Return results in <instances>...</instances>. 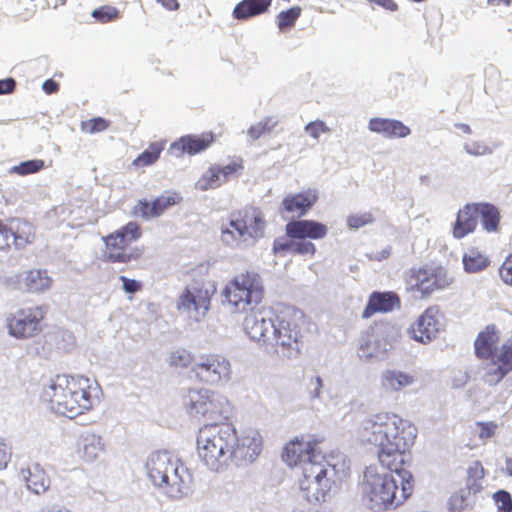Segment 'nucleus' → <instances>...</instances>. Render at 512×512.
Here are the masks:
<instances>
[{
	"instance_id": "f257e3e1",
	"label": "nucleus",
	"mask_w": 512,
	"mask_h": 512,
	"mask_svg": "<svg viewBox=\"0 0 512 512\" xmlns=\"http://www.w3.org/2000/svg\"><path fill=\"white\" fill-rule=\"evenodd\" d=\"M354 433L362 445L377 448L379 462L389 470L365 469L360 483L362 506L372 512L395 509L413 492V476L404 465L410 461L417 428L395 413L381 411L359 420Z\"/></svg>"
},
{
	"instance_id": "f03ea898",
	"label": "nucleus",
	"mask_w": 512,
	"mask_h": 512,
	"mask_svg": "<svg viewBox=\"0 0 512 512\" xmlns=\"http://www.w3.org/2000/svg\"><path fill=\"white\" fill-rule=\"evenodd\" d=\"M222 303L231 313H246L243 330L252 340L269 344L277 312L255 307L264 295L261 276L254 271L235 275L226 283L222 292Z\"/></svg>"
},
{
	"instance_id": "7ed1b4c3",
	"label": "nucleus",
	"mask_w": 512,
	"mask_h": 512,
	"mask_svg": "<svg viewBox=\"0 0 512 512\" xmlns=\"http://www.w3.org/2000/svg\"><path fill=\"white\" fill-rule=\"evenodd\" d=\"M100 394L95 380L82 375H57L43 387L41 398L52 412L72 419L92 410Z\"/></svg>"
},
{
	"instance_id": "20e7f679",
	"label": "nucleus",
	"mask_w": 512,
	"mask_h": 512,
	"mask_svg": "<svg viewBox=\"0 0 512 512\" xmlns=\"http://www.w3.org/2000/svg\"><path fill=\"white\" fill-rule=\"evenodd\" d=\"M146 473L151 483L167 498L180 500L192 493V475L171 453H152L146 461Z\"/></svg>"
},
{
	"instance_id": "39448f33",
	"label": "nucleus",
	"mask_w": 512,
	"mask_h": 512,
	"mask_svg": "<svg viewBox=\"0 0 512 512\" xmlns=\"http://www.w3.org/2000/svg\"><path fill=\"white\" fill-rule=\"evenodd\" d=\"M237 443L236 429L230 423L202 427L197 435L199 459L210 470L219 472L232 462V448Z\"/></svg>"
},
{
	"instance_id": "423d86ee",
	"label": "nucleus",
	"mask_w": 512,
	"mask_h": 512,
	"mask_svg": "<svg viewBox=\"0 0 512 512\" xmlns=\"http://www.w3.org/2000/svg\"><path fill=\"white\" fill-rule=\"evenodd\" d=\"M500 336L494 326H487L475 340L476 354L489 359L484 367L483 379L489 385L498 384L512 371V347L509 342L497 348Z\"/></svg>"
},
{
	"instance_id": "0eeeda50",
	"label": "nucleus",
	"mask_w": 512,
	"mask_h": 512,
	"mask_svg": "<svg viewBox=\"0 0 512 512\" xmlns=\"http://www.w3.org/2000/svg\"><path fill=\"white\" fill-rule=\"evenodd\" d=\"M336 470L325 457L313 464H306L298 477L302 497L309 503L328 501L336 492Z\"/></svg>"
},
{
	"instance_id": "6e6552de",
	"label": "nucleus",
	"mask_w": 512,
	"mask_h": 512,
	"mask_svg": "<svg viewBox=\"0 0 512 512\" xmlns=\"http://www.w3.org/2000/svg\"><path fill=\"white\" fill-rule=\"evenodd\" d=\"M305 316L293 307H283L277 312L270 343L287 357H294L300 351V339Z\"/></svg>"
},
{
	"instance_id": "1a4fd4ad",
	"label": "nucleus",
	"mask_w": 512,
	"mask_h": 512,
	"mask_svg": "<svg viewBox=\"0 0 512 512\" xmlns=\"http://www.w3.org/2000/svg\"><path fill=\"white\" fill-rule=\"evenodd\" d=\"M400 336L399 329L390 323H380L363 332L357 343V355L366 363L387 358Z\"/></svg>"
},
{
	"instance_id": "9d476101",
	"label": "nucleus",
	"mask_w": 512,
	"mask_h": 512,
	"mask_svg": "<svg viewBox=\"0 0 512 512\" xmlns=\"http://www.w3.org/2000/svg\"><path fill=\"white\" fill-rule=\"evenodd\" d=\"M192 372L200 381L210 386H224L232 379V367L229 359L217 353H205L197 356Z\"/></svg>"
},
{
	"instance_id": "9b49d317",
	"label": "nucleus",
	"mask_w": 512,
	"mask_h": 512,
	"mask_svg": "<svg viewBox=\"0 0 512 512\" xmlns=\"http://www.w3.org/2000/svg\"><path fill=\"white\" fill-rule=\"evenodd\" d=\"M46 309L43 306L19 308L7 315L5 327L10 337L17 340L31 339L42 331L41 321Z\"/></svg>"
},
{
	"instance_id": "f8f14e48",
	"label": "nucleus",
	"mask_w": 512,
	"mask_h": 512,
	"mask_svg": "<svg viewBox=\"0 0 512 512\" xmlns=\"http://www.w3.org/2000/svg\"><path fill=\"white\" fill-rule=\"evenodd\" d=\"M320 441L313 435L301 434L290 439L284 446L282 460L289 467H299L321 460L324 455L319 449Z\"/></svg>"
},
{
	"instance_id": "ddd939ff",
	"label": "nucleus",
	"mask_w": 512,
	"mask_h": 512,
	"mask_svg": "<svg viewBox=\"0 0 512 512\" xmlns=\"http://www.w3.org/2000/svg\"><path fill=\"white\" fill-rule=\"evenodd\" d=\"M212 291L204 284L194 283L186 287L177 301V309L189 321L201 322L211 304Z\"/></svg>"
},
{
	"instance_id": "4468645a",
	"label": "nucleus",
	"mask_w": 512,
	"mask_h": 512,
	"mask_svg": "<svg viewBox=\"0 0 512 512\" xmlns=\"http://www.w3.org/2000/svg\"><path fill=\"white\" fill-rule=\"evenodd\" d=\"M452 282L443 268H423L412 270L408 278V289L419 292L422 297L429 296L436 290L447 288Z\"/></svg>"
},
{
	"instance_id": "2eb2a0df",
	"label": "nucleus",
	"mask_w": 512,
	"mask_h": 512,
	"mask_svg": "<svg viewBox=\"0 0 512 512\" xmlns=\"http://www.w3.org/2000/svg\"><path fill=\"white\" fill-rule=\"evenodd\" d=\"M444 330L443 317L435 306L428 307L407 329L409 337L421 344H429Z\"/></svg>"
},
{
	"instance_id": "dca6fc26",
	"label": "nucleus",
	"mask_w": 512,
	"mask_h": 512,
	"mask_svg": "<svg viewBox=\"0 0 512 512\" xmlns=\"http://www.w3.org/2000/svg\"><path fill=\"white\" fill-rule=\"evenodd\" d=\"M263 446L261 434L255 429H246L232 448V462H253L260 455Z\"/></svg>"
},
{
	"instance_id": "f3484780",
	"label": "nucleus",
	"mask_w": 512,
	"mask_h": 512,
	"mask_svg": "<svg viewBox=\"0 0 512 512\" xmlns=\"http://www.w3.org/2000/svg\"><path fill=\"white\" fill-rule=\"evenodd\" d=\"M17 482L25 489L35 495L45 493L51 484L50 477L46 470L38 463H31L18 469L16 474Z\"/></svg>"
},
{
	"instance_id": "a211bd4d",
	"label": "nucleus",
	"mask_w": 512,
	"mask_h": 512,
	"mask_svg": "<svg viewBox=\"0 0 512 512\" xmlns=\"http://www.w3.org/2000/svg\"><path fill=\"white\" fill-rule=\"evenodd\" d=\"M182 197L175 191H165L157 197L152 203L147 200H139L133 208L135 216L149 219L159 217L170 207L180 203Z\"/></svg>"
},
{
	"instance_id": "6ab92c4d",
	"label": "nucleus",
	"mask_w": 512,
	"mask_h": 512,
	"mask_svg": "<svg viewBox=\"0 0 512 512\" xmlns=\"http://www.w3.org/2000/svg\"><path fill=\"white\" fill-rule=\"evenodd\" d=\"M319 198L316 188H306L299 193L287 194L281 203L283 210L298 218L307 214Z\"/></svg>"
},
{
	"instance_id": "aec40b11",
	"label": "nucleus",
	"mask_w": 512,
	"mask_h": 512,
	"mask_svg": "<svg viewBox=\"0 0 512 512\" xmlns=\"http://www.w3.org/2000/svg\"><path fill=\"white\" fill-rule=\"evenodd\" d=\"M105 444L101 435L90 431H82L76 441V454L87 463L96 461L104 452Z\"/></svg>"
},
{
	"instance_id": "412c9836",
	"label": "nucleus",
	"mask_w": 512,
	"mask_h": 512,
	"mask_svg": "<svg viewBox=\"0 0 512 512\" xmlns=\"http://www.w3.org/2000/svg\"><path fill=\"white\" fill-rule=\"evenodd\" d=\"M286 234L291 239L319 240L326 237L328 228L314 220H293L286 224Z\"/></svg>"
},
{
	"instance_id": "4be33fe9",
	"label": "nucleus",
	"mask_w": 512,
	"mask_h": 512,
	"mask_svg": "<svg viewBox=\"0 0 512 512\" xmlns=\"http://www.w3.org/2000/svg\"><path fill=\"white\" fill-rule=\"evenodd\" d=\"M243 231L248 247L264 236L266 222L263 213L258 209L246 211L243 215H236Z\"/></svg>"
},
{
	"instance_id": "5701e85b",
	"label": "nucleus",
	"mask_w": 512,
	"mask_h": 512,
	"mask_svg": "<svg viewBox=\"0 0 512 512\" xmlns=\"http://www.w3.org/2000/svg\"><path fill=\"white\" fill-rule=\"evenodd\" d=\"M367 128L370 132L386 139L406 138L411 134L408 126L392 118L373 117L368 121Z\"/></svg>"
},
{
	"instance_id": "b1692460",
	"label": "nucleus",
	"mask_w": 512,
	"mask_h": 512,
	"mask_svg": "<svg viewBox=\"0 0 512 512\" xmlns=\"http://www.w3.org/2000/svg\"><path fill=\"white\" fill-rule=\"evenodd\" d=\"M479 222L478 204H467L457 213L456 221L452 227V235L462 239L473 233Z\"/></svg>"
},
{
	"instance_id": "393cba45",
	"label": "nucleus",
	"mask_w": 512,
	"mask_h": 512,
	"mask_svg": "<svg viewBox=\"0 0 512 512\" xmlns=\"http://www.w3.org/2000/svg\"><path fill=\"white\" fill-rule=\"evenodd\" d=\"M212 142L213 135L210 133L187 135L172 143L170 150L177 157L182 156L184 153L194 155L207 149Z\"/></svg>"
},
{
	"instance_id": "a878e982",
	"label": "nucleus",
	"mask_w": 512,
	"mask_h": 512,
	"mask_svg": "<svg viewBox=\"0 0 512 512\" xmlns=\"http://www.w3.org/2000/svg\"><path fill=\"white\" fill-rule=\"evenodd\" d=\"M400 306V300L392 292H374L371 294L368 304L365 307L362 316L369 318L377 312L386 313Z\"/></svg>"
},
{
	"instance_id": "bb28decb",
	"label": "nucleus",
	"mask_w": 512,
	"mask_h": 512,
	"mask_svg": "<svg viewBox=\"0 0 512 512\" xmlns=\"http://www.w3.org/2000/svg\"><path fill=\"white\" fill-rule=\"evenodd\" d=\"M220 240L225 246L231 249L248 248L236 215H233L228 222L222 224Z\"/></svg>"
},
{
	"instance_id": "cd10ccee",
	"label": "nucleus",
	"mask_w": 512,
	"mask_h": 512,
	"mask_svg": "<svg viewBox=\"0 0 512 512\" xmlns=\"http://www.w3.org/2000/svg\"><path fill=\"white\" fill-rule=\"evenodd\" d=\"M207 398L205 414H203L204 417L208 419L228 417L231 412V403L225 395L217 391L209 390Z\"/></svg>"
},
{
	"instance_id": "c85d7f7f",
	"label": "nucleus",
	"mask_w": 512,
	"mask_h": 512,
	"mask_svg": "<svg viewBox=\"0 0 512 512\" xmlns=\"http://www.w3.org/2000/svg\"><path fill=\"white\" fill-rule=\"evenodd\" d=\"M381 387L389 392H398L414 384L412 375L400 370H385L381 374Z\"/></svg>"
},
{
	"instance_id": "c756f323",
	"label": "nucleus",
	"mask_w": 512,
	"mask_h": 512,
	"mask_svg": "<svg viewBox=\"0 0 512 512\" xmlns=\"http://www.w3.org/2000/svg\"><path fill=\"white\" fill-rule=\"evenodd\" d=\"M209 390L210 389L207 388H193L188 389L183 395V405L190 415L203 416V414H205Z\"/></svg>"
},
{
	"instance_id": "7c9ffc66",
	"label": "nucleus",
	"mask_w": 512,
	"mask_h": 512,
	"mask_svg": "<svg viewBox=\"0 0 512 512\" xmlns=\"http://www.w3.org/2000/svg\"><path fill=\"white\" fill-rule=\"evenodd\" d=\"M9 227L12 237L11 241H13L16 248H24L34 240V228L29 222L14 219L10 221Z\"/></svg>"
},
{
	"instance_id": "2f4dec72",
	"label": "nucleus",
	"mask_w": 512,
	"mask_h": 512,
	"mask_svg": "<svg viewBox=\"0 0 512 512\" xmlns=\"http://www.w3.org/2000/svg\"><path fill=\"white\" fill-rule=\"evenodd\" d=\"M272 0H243L233 10L234 18L246 20L267 11Z\"/></svg>"
},
{
	"instance_id": "473e14b6",
	"label": "nucleus",
	"mask_w": 512,
	"mask_h": 512,
	"mask_svg": "<svg viewBox=\"0 0 512 512\" xmlns=\"http://www.w3.org/2000/svg\"><path fill=\"white\" fill-rule=\"evenodd\" d=\"M465 272L478 273L483 271L490 263L488 256L478 248H468L462 257Z\"/></svg>"
},
{
	"instance_id": "72a5a7b5",
	"label": "nucleus",
	"mask_w": 512,
	"mask_h": 512,
	"mask_svg": "<svg viewBox=\"0 0 512 512\" xmlns=\"http://www.w3.org/2000/svg\"><path fill=\"white\" fill-rule=\"evenodd\" d=\"M26 293H43L51 288L52 279L40 269L26 271Z\"/></svg>"
},
{
	"instance_id": "f704fd0d",
	"label": "nucleus",
	"mask_w": 512,
	"mask_h": 512,
	"mask_svg": "<svg viewBox=\"0 0 512 512\" xmlns=\"http://www.w3.org/2000/svg\"><path fill=\"white\" fill-rule=\"evenodd\" d=\"M279 119L277 116H266L258 122L252 124L247 130L248 137L255 141L260 137L270 134L278 125Z\"/></svg>"
},
{
	"instance_id": "c9c22d12",
	"label": "nucleus",
	"mask_w": 512,
	"mask_h": 512,
	"mask_svg": "<svg viewBox=\"0 0 512 512\" xmlns=\"http://www.w3.org/2000/svg\"><path fill=\"white\" fill-rule=\"evenodd\" d=\"M479 220L487 232L496 231L499 224V212L496 207L488 203L478 204Z\"/></svg>"
},
{
	"instance_id": "e433bc0d",
	"label": "nucleus",
	"mask_w": 512,
	"mask_h": 512,
	"mask_svg": "<svg viewBox=\"0 0 512 512\" xmlns=\"http://www.w3.org/2000/svg\"><path fill=\"white\" fill-rule=\"evenodd\" d=\"M497 145L484 140L467 139L463 143L464 151L474 157H483L491 155Z\"/></svg>"
},
{
	"instance_id": "4c0bfd02",
	"label": "nucleus",
	"mask_w": 512,
	"mask_h": 512,
	"mask_svg": "<svg viewBox=\"0 0 512 512\" xmlns=\"http://www.w3.org/2000/svg\"><path fill=\"white\" fill-rule=\"evenodd\" d=\"M220 175L219 166H211L195 183L196 189L206 191L221 186L223 183Z\"/></svg>"
},
{
	"instance_id": "58836bf2",
	"label": "nucleus",
	"mask_w": 512,
	"mask_h": 512,
	"mask_svg": "<svg viewBox=\"0 0 512 512\" xmlns=\"http://www.w3.org/2000/svg\"><path fill=\"white\" fill-rule=\"evenodd\" d=\"M196 358L190 351L184 348H178L172 351L168 356V364L176 368H191L195 365Z\"/></svg>"
},
{
	"instance_id": "ea45409f",
	"label": "nucleus",
	"mask_w": 512,
	"mask_h": 512,
	"mask_svg": "<svg viewBox=\"0 0 512 512\" xmlns=\"http://www.w3.org/2000/svg\"><path fill=\"white\" fill-rule=\"evenodd\" d=\"M103 242L105 244V252L104 257L107 261L110 262V254H117L122 252L128 244L124 240L122 234H120L117 230L105 237H103Z\"/></svg>"
},
{
	"instance_id": "a19ab883",
	"label": "nucleus",
	"mask_w": 512,
	"mask_h": 512,
	"mask_svg": "<svg viewBox=\"0 0 512 512\" xmlns=\"http://www.w3.org/2000/svg\"><path fill=\"white\" fill-rule=\"evenodd\" d=\"M145 248L143 246L125 247L122 252L117 254H110V262L127 264L133 261H138L144 254Z\"/></svg>"
},
{
	"instance_id": "79ce46f5",
	"label": "nucleus",
	"mask_w": 512,
	"mask_h": 512,
	"mask_svg": "<svg viewBox=\"0 0 512 512\" xmlns=\"http://www.w3.org/2000/svg\"><path fill=\"white\" fill-rule=\"evenodd\" d=\"M163 148L164 146L162 143H152L148 149L143 151L136 159H134L133 165L137 167H144L155 163Z\"/></svg>"
},
{
	"instance_id": "37998d69",
	"label": "nucleus",
	"mask_w": 512,
	"mask_h": 512,
	"mask_svg": "<svg viewBox=\"0 0 512 512\" xmlns=\"http://www.w3.org/2000/svg\"><path fill=\"white\" fill-rule=\"evenodd\" d=\"M471 492L469 490H461L454 493L449 500L451 512H462L471 507Z\"/></svg>"
},
{
	"instance_id": "c03bdc74",
	"label": "nucleus",
	"mask_w": 512,
	"mask_h": 512,
	"mask_svg": "<svg viewBox=\"0 0 512 512\" xmlns=\"http://www.w3.org/2000/svg\"><path fill=\"white\" fill-rule=\"evenodd\" d=\"M498 428V423L494 421H479L475 423L473 431L485 444L488 440L495 436Z\"/></svg>"
},
{
	"instance_id": "a18cd8bd",
	"label": "nucleus",
	"mask_w": 512,
	"mask_h": 512,
	"mask_svg": "<svg viewBox=\"0 0 512 512\" xmlns=\"http://www.w3.org/2000/svg\"><path fill=\"white\" fill-rule=\"evenodd\" d=\"M299 6L292 7L287 11H282L277 16V25L281 31L292 27L301 14Z\"/></svg>"
},
{
	"instance_id": "49530a36",
	"label": "nucleus",
	"mask_w": 512,
	"mask_h": 512,
	"mask_svg": "<svg viewBox=\"0 0 512 512\" xmlns=\"http://www.w3.org/2000/svg\"><path fill=\"white\" fill-rule=\"evenodd\" d=\"M44 167V161L41 159H33L21 162L9 169V173L18 175H28L40 171Z\"/></svg>"
},
{
	"instance_id": "de8ad7c7",
	"label": "nucleus",
	"mask_w": 512,
	"mask_h": 512,
	"mask_svg": "<svg viewBox=\"0 0 512 512\" xmlns=\"http://www.w3.org/2000/svg\"><path fill=\"white\" fill-rule=\"evenodd\" d=\"M26 271L7 275L3 279V284L10 291H18L26 293Z\"/></svg>"
},
{
	"instance_id": "09e8293b",
	"label": "nucleus",
	"mask_w": 512,
	"mask_h": 512,
	"mask_svg": "<svg viewBox=\"0 0 512 512\" xmlns=\"http://www.w3.org/2000/svg\"><path fill=\"white\" fill-rule=\"evenodd\" d=\"M374 220V216L371 212H361L349 215L346 222L349 228L360 229L364 226L371 225Z\"/></svg>"
},
{
	"instance_id": "8fccbe9b",
	"label": "nucleus",
	"mask_w": 512,
	"mask_h": 512,
	"mask_svg": "<svg viewBox=\"0 0 512 512\" xmlns=\"http://www.w3.org/2000/svg\"><path fill=\"white\" fill-rule=\"evenodd\" d=\"M304 131L315 141H318L322 134H330L331 129L322 120H315L309 122Z\"/></svg>"
},
{
	"instance_id": "3c124183",
	"label": "nucleus",
	"mask_w": 512,
	"mask_h": 512,
	"mask_svg": "<svg viewBox=\"0 0 512 512\" xmlns=\"http://www.w3.org/2000/svg\"><path fill=\"white\" fill-rule=\"evenodd\" d=\"M289 250L301 255L313 256L316 252L315 245L305 239H293L289 242Z\"/></svg>"
},
{
	"instance_id": "603ef678",
	"label": "nucleus",
	"mask_w": 512,
	"mask_h": 512,
	"mask_svg": "<svg viewBox=\"0 0 512 512\" xmlns=\"http://www.w3.org/2000/svg\"><path fill=\"white\" fill-rule=\"evenodd\" d=\"M109 122L101 117L93 118L88 121L82 122L81 129L83 132L94 134L106 130Z\"/></svg>"
},
{
	"instance_id": "864d4df0",
	"label": "nucleus",
	"mask_w": 512,
	"mask_h": 512,
	"mask_svg": "<svg viewBox=\"0 0 512 512\" xmlns=\"http://www.w3.org/2000/svg\"><path fill=\"white\" fill-rule=\"evenodd\" d=\"M120 234H122L124 240L127 244L136 241L142 235V231L140 226L135 222H129L125 226L121 227L117 230Z\"/></svg>"
},
{
	"instance_id": "5fc2aeb1",
	"label": "nucleus",
	"mask_w": 512,
	"mask_h": 512,
	"mask_svg": "<svg viewBox=\"0 0 512 512\" xmlns=\"http://www.w3.org/2000/svg\"><path fill=\"white\" fill-rule=\"evenodd\" d=\"M92 16L100 22H109L119 18V11L112 6H102L92 12Z\"/></svg>"
},
{
	"instance_id": "6e6d98bb",
	"label": "nucleus",
	"mask_w": 512,
	"mask_h": 512,
	"mask_svg": "<svg viewBox=\"0 0 512 512\" xmlns=\"http://www.w3.org/2000/svg\"><path fill=\"white\" fill-rule=\"evenodd\" d=\"M498 512H512V498L506 491H498L494 494Z\"/></svg>"
},
{
	"instance_id": "4d7b16f0",
	"label": "nucleus",
	"mask_w": 512,
	"mask_h": 512,
	"mask_svg": "<svg viewBox=\"0 0 512 512\" xmlns=\"http://www.w3.org/2000/svg\"><path fill=\"white\" fill-rule=\"evenodd\" d=\"M498 272L503 283L512 287V253L503 261Z\"/></svg>"
},
{
	"instance_id": "13d9d810",
	"label": "nucleus",
	"mask_w": 512,
	"mask_h": 512,
	"mask_svg": "<svg viewBox=\"0 0 512 512\" xmlns=\"http://www.w3.org/2000/svg\"><path fill=\"white\" fill-rule=\"evenodd\" d=\"M119 280L122 282V288L126 293H135L141 289V283L134 279H129L126 276H120Z\"/></svg>"
},
{
	"instance_id": "bf43d9fd",
	"label": "nucleus",
	"mask_w": 512,
	"mask_h": 512,
	"mask_svg": "<svg viewBox=\"0 0 512 512\" xmlns=\"http://www.w3.org/2000/svg\"><path fill=\"white\" fill-rule=\"evenodd\" d=\"M242 167L240 164L236 162L229 163L228 165L224 167L219 166V172L221 173V181L222 183L226 182L230 176H232L234 173H236L238 170H240Z\"/></svg>"
},
{
	"instance_id": "052dcab7",
	"label": "nucleus",
	"mask_w": 512,
	"mask_h": 512,
	"mask_svg": "<svg viewBox=\"0 0 512 512\" xmlns=\"http://www.w3.org/2000/svg\"><path fill=\"white\" fill-rule=\"evenodd\" d=\"M322 388H323V380L316 376L313 379H311L310 382V397L311 399H320L322 394Z\"/></svg>"
},
{
	"instance_id": "680f3d73",
	"label": "nucleus",
	"mask_w": 512,
	"mask_h": 512,
	"mask_svg": "<svg viewBox=\"0 0 512 512\" xmlns=\"http://www.w3.org/2000/svg\"><path fill=\"white\" fill-rule=\"evenodd\" d=\"M11 239L10 227H7L0 222V250L8 248L10 246Z\"/></svg>"
},
{
	"instance_id": "e2e57ef3",
	"label": "nucleus",
	"mask_w": 512,
	"mask_h": 512,
	"mask_svg": "<svg viewBox=\"0 0 512 512\" xmlns=\"http://www.w3.org/2000/svg\"><path fill=\"white\" fill-rule=\"evenodd\" d=\"M468 474L475 480L482 479L485 476V469L481 462L475 461L468 469Z\"/></svg>"
},
{
	"instance_id": "0e129e2a",
	"label": "nucleus",
	"mask_w": 512,
	"mask_h": 512,
	"mask_svg": "<svg viewBox=\"0 0 512 512\" xmlns=\"http://www.w3.org/2000/svg\"><path fill=\"white\" fill-rule=\"evenodd\" d=\"M370 4H375L385 10L394 12L398 9V5L394 0H366Z\"/></svg>"
},
{
	"instance_id": "69168bd1",
	"label": "nucleus",
	"mask_w": 512,
	"mask_h": 512,
	"mask_svg": "<svg viewBox=\"0 0 512 512\" xmlns=\"http://www.w3.org/2000/svg\"><path fill=\"white\" fill-rule=\"evenodd\" d=\"M10 461V453L7 445L0 441V470L6 468Z\"/></svg>"
},
{
	"instance_id": "338daca9",
	"label": "nucleus",
	"mask_w": 512,
	"mask_h": 512,
	"mask_svg": "<svg viewBox=\"0 0 512 512\" xmlns=\"http://www.w3.org/2000/svg\"><path fill=\"white\" fill-rule=\"evenodd\" d=\"M15 88V81L12 78L0 80V95L11 93Z\"/></svg>"
},
{
	"instance_id": "774afa93",
	"label": "nucleus",
	"mask_w": 512,
	"mask_h": 512,
	"mask_svg": "<svg viewBox=\"0 0 512 512\" xmlns=\"http://www.w3.org/2000/svg\"><path fill=\"white\" fill-rule=\"evenodd\" d=\"M58 88H59V85L57 82H55L54 80L52 79H48L46 81H44V83L42 84V89L45 91V93L47 94H52V93H55L58 91Z\"/></svg>"
}]
</instances>
